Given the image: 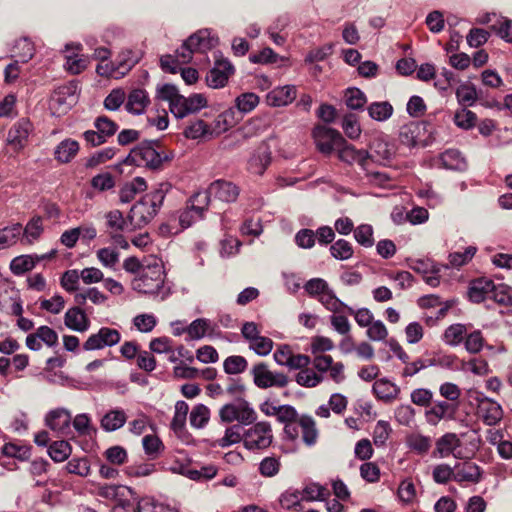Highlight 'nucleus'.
<instances>
[{"label": "nucleus", "mask_w": 512, "mask_h": 512, "mask_svg": "<svg viewBox=\"0 0 512 512\" xmlns=\"http://www.w3.org/2000/svg\"><path fill=\"white\" fill-rule=\"evenodd\" d=\"M72 416L65 409H55L50 411L45 418L46 425L53 431L61 435H66L70 429Z\"/></svg>", "instance_id": "obj_18"}, {"label": "nucleus", "mask_w": 512, "mask_h": 512, "mask_svg": "<svg viewBox=\"0 0 512 512\" xmlns=\"http://www.w3.org/2000/svg\"><path fill=\"white\" fill-rule=\"evenodd\" d=\"M435 446L433 456L445 458L454 454V451L461 446V440L457 434L448 432L436 440Z\"/></svg>", "instance_id": "obj_23"}, {"label": "nucleus", "mask_w": 512, "mask_h": 512, "mask_svg": "<svg viewBox=\"0 0 512 512\" xmlns=\"http://www.w3.org/2000/svg\"><path fill=\"white\" fill-rule=\"evenodd\" d=\"M127 416L122 409L108 411L101 419L100 426L104 431L112 432L120 429L126 422Z\"/></svg>", "instance_id": "obj_34"}, {"label": "nucleus", "mask_w": 512, "mask_h": 512, "mask_svg": "<svg viewBox=\"0 0 512 512\" xmlns=\"http://www.w3.org/2000/svg\"><path fill=\"white\" fill-rule=\"evenodd\" d=\"M155 98L167 102L169 111L176 119H183L191 114H196L208 105V101L203 94L195 93L185 97L179 93L175 85L169 83L157 85Z\"/></svg>", "instance_id": "obj_1"}, {"label": "nucleus", "mask_w": 512, "mask_h": 512, "mask_svg": "<svg viewBox=\"0 0 512 512\" xmlns=\"http://www.w3.org/2000/svg\"><path fill=\"white\" fill-rule=\"evenodd\" d=\"M182 473L191 480H209L215 477V475L217 474V469L215 466L209 465L203 466L200 469L187 468L183 470Z\"/></svg>", "instance_id": "obj_55"}, {"label": "nucleus", "mask_w": 512, "mask_h": 512, "mask_svg": "<svg viewBox=\"0 0 512 512\" xmlns=\"http://www.w3.org/2000/svg\"><path fill=\"white\" fill-rule=\"evenodd\" d=\"M183 134L186 138L198 140L207 136H212L211 127L203 120L198 119L189 123L184 129Z\"/></svg>", "instance_id": "obj_39"}, {"label": "nucleus", "mask_w": 512, "mask_h": 512, "mask_svg": "<svg viewBox=\"0 0 512 512\" xmlns=\"http://www.w3.org/2000/svg\"><path fill=\"white\" fill-rule=\"evenodd\" d=\"M323 380V376L313 370L303 369L296 375V382L304 387L312 388Z\"/></svg>", "instance_id": "obj_60"}, {"label": "nucleus", "mask_w": 512, "mask_h": 512, "mask_svg": "<svg viewBox=\"0 0 512 512\" xmlns=\"http://www.w3.org/2000/svg\"><path fill=\"white\" fill-rule=\"evenodd\" d=\"M454 481L458 483L471 482L478 483L482 478V470L480 466L473 462L457 463L454 466Z\"/></svg>", "instance_id": "obj_21"}, {"label": "nucleus", "mask_w": 512, "mask_h": 512, "mask_svg": "<svg viewBox=\"0 0 512 512\" xmlns=\"http://www.w3.org/2000/svg\"><path fill=\"white\" fill-rule=\"evenodd\" d=\"M484 338L480 330H475L465 337V349L471 354L479 353L484 346Z\"/></svg>", "instance_id": "obj_62"}, {"label": "nucleus", "mask_w": 512, "mask_h": 512, "mask_svg": "<svg viewBox=\"0 0 512 512\" xmlns=\"http://www.w3.org/2000/svg\"><path fill=\"white\" fill-rule=\"evenodd\" d=\"M296 92L294 85L276 87L267 93L266 103L271 107L287 106L295 100L297 96Z\"/></svg>", "instance_id": "obj_17"}, {"label": "nucleus", "mask_w": 512, "mask_h": 512, "mask_svg": "<svg viewBox=\"0 0 512 512\" xmlns=\"http://www.w3.org/2000/svg\"><path fill=\"white\" fill-rule=\"evenodd\" d=\"M312 136L317 149L325 156H330L345 143V138L338 130L324 125L315 126Z\"/></svg>", "instance_id": "obj_9"}, {"label": "nucleus", "mask_w": 512, "mask_h": 512, "mask_svg": "<svg viewBox=\"0 0 512 512\" xmlns=\"http://www.w3.org/2000/svg\"><path fill=\"white\" fill-rule=\"evenodd\" d=\"M355 240L363 247L369 248L374 245L373 228L369 224H361L354 230Z\"/></svg>", "instance_id": "obj_57"}, {"label": "nucleus", "mask_w": 512, "mask_h": 512, "mask_svg": "<svg viewBox=\"0 0 512 512\" xmlns=\"http://www.w3.org/2000/svg\"><path fill=\"white\" fill-rule=\"evenodd\" d=\"M80 279L81 276L78 270H67L60 278V285L65 291L73 293L78 289Z\"/></svg>", "instance_id": "obj_59"}, {"label": "nucleus", "mask_w": 512, "mask_h": 512, "mask_svg": "<svg viewBox=\"0 0 512 512\" xmlns=\"http://www.w3.org/2000/svg\"><path fill=\"white\" fill-rule=\"evenodd\" d=\"M190 202V207L182 211L179 215V223L182 228H188L196 219L202 218L203 212L205 210L201 209V211H197V209L194 208V205H198V201H194V195L192 196Z\"/></svg>", "instance_id": "obj_53"}, {"label": "nucleus", "mask_w": 512, "mask_h": 512, "mask_svg": "<svg viewBox=\"0 0 512 512\" xmlns=\"http://www.w3.org/2000/svg\"><path fill=\"white\" fill-rule=\"evenodd\" d=\"M239 193L240 190L237 185L230 181L218 179L213 181L206 191L194 194V201H198V205H194V208L197 211L206 209L212 197L225 203H232L237 200Z\"/></svg>", "instance_id": "obj_5"}, {"label": "nucleus", "mask_w": 512, "mask_h": 512, "mask_svg": "<svg viewBox=\"0 0 512 512\" xmlns=\"http://www.w3.org/2000/svg\"><path fill=\"white\" fill-rule=\"evenodd\" d=\"M252 431L253 428L245 431L242 425L236 424L227 428L224 436L218 439L216 443L219 447L225 448L243 439L245 448L254 450L256 448V439L253 437Z\"/></svg>", "instance_id": "obj_12"}, {"label": "nucleus", "mask_w": 512, "mask_h": 512, "mask_svg": "<svg viewBox=\"0 0 512 512\" xmlns=\"http://www.w3.org/2000/svg\"><path fill=\"white\" fill-rule=\"evenodd\" d=\"M136 512H175V510L152 498H142L138 502Z\"/></svg>", "instance_id": "obj_61"}, {"label": "nucleus", "mask_w": 512, "mask_h": 512, "mask_svg": "<svg viewBox=\"0 0 512 512\" xmlns=\"http://www.w3.org/2000/svg\"><path fill=\"white\" fill-rule=\"evenodd\" d=\"M396 145L384 139H375L368 151V159L380 165L387 166L396 155Z\"/></svg>", "instance_id": "obj_14"}, {"label": "nucleus", "mask_w": 512, "mask_h": 512, "mask_svg": "<svg viewBox=\"0 0 512 512\" xmlns=\"http://www.w3.org/2000/svg\"><path fill=\"white\" fill-rule=\"evenodd\" d=\"M302 432V441L308 447L314 446L317 442L319 432L316 422L311 415L302 414L297 420L284 424V439L295 442L299 438V432Z\"/></svg>", "instance_id": "obj_7"}, {"label": "nucleus", "mask_w": 512, "mask_h": 512, "mask_svg": "<svg viewBox=\"0 0 512 512\" xmlns=\"http://www.w3.org/2000/svg\"><path fill=\"white\" fill-rule=\"evenodd\" d=\"M241 120V117L236 116L234 108H229L223 113L219 114L214 120V126L211 128L212 136L220 135L226 132L231 127L236 125Z\"/></svg>", "instance_id": "obj_30"}, {"label": "nucleus", "mask_w": 512, "mask_h": 512, "mask_svg": "<svg viewBox=\"0 0 512 512\" xmlns=\"http://www.w3.org/2000/svg\"><path fill=\"white\" fill-rule=\"evenodd\" d=\"M490 299L499 305H512V288L503 283L495 284V289H492Z\"/></svg>", "instance_id": "obj_51"}, {"label": "nucleus", "mask_w": 512, "mask_h": 512, "mask_svg": "<svg viewBox=\"0 0 512 512\" xmlns=\"http://www.w3.org/2000/svg\"><path fill=\"white\" fill-rule=\"evenodd\" d=\"M280 505L287 510L299 511L302 509L301 506V492L297 489H289L280 496Z\"/></svg>", "instance_id": "obj_47"}, {"label": "nucleus", "mask_w": 512, "mask_h": 512, "mask_svg": "<svg viewBox=\"0 0 512 512\" xmlns=\"http://www.w3.org/2000/svg\"><path fill=\"white\" fill-rule=\"evenodd\" d=\"M391 433L390 425L387 421L379 420L373 431V442L377 447H382L386 444Z\"/></svg>", "instance_id": "obj_63"}, {"label": "nucleus", "mask_w": 512, "mask_h": 512, "mask_svg": "<svg viewBox=\"0 0 512 512\" xmlns=\"http://www.w3.org/2000/svg\"><path fill=\"white\" fill-rule=\"evenodd\" d=\"M105 219L109 234L133 230L128 218L125 219L120 210L109 211L105 214Z\"/></svg>", "instance_id": "obj_33"}, {"label": "nucleus", "mask_w": 512, "mask_h": 512, "mask_svg": "<svg viewBox=\"0 0 512 512\" xmlns=\"http://www.w3.org/2000/svg\"><path fill=\"white\" fill-rule=\"evenodd\" d=\"M330 253L336 260H348L353 256V247L345 239H338L330 246Z\"/></svg>", "instance_id": "obj_44"}, {"label": "nucleus", "mask_w": 512, "mask_h": 512, "mask_svg": "<svg viewBox=\"0 0 512 512\" xmlns=\"http://www.w3.org/2000/svg\"><path fill=\"white\" fill-rule=\"evenodd\" d=\"M33 54L34 46L32 42L26 38L19 39L18 41H16V44L13 49V64L27 63L31 60Z\"/></svg>", "instance_id": "obj_38"}, {"label": "nucleus", "mask_w": 512, "mask_h": 512, "mask_svg": "<svg viewBox=\"0 0 512 512\" xmlns=\"http://www.w3.org/2000/svg\"><path fill=\"white\" fill-rule=\"evenodd\" d=\"M21 234L22 226L20 223L0 229V250L15 245Z\"/></svg>", "instance_id": "obj_40"}, {"label": "nucleus", "mask_w": 512, "mask_h": 512, "mask_svg": "<svg viewBox=\"0 0 512 512\" xmlns=\"http://www.w3.org/2000/svg\"><path fill=\"white\" fill-rule=\"evenodd\" d=\"M466 331L464 324H452L444 332V341L450 346H457L464 340Z\"/></svg>", "instance_id": "obj_48"}, {"label": "nucleus", "mask_w": 512, "mask_h": 512, "mask_svg": "<svg viewBox=\"0 0 512 512\" xmlns=\"http://www.w3.org/2000/svg\"><path fill=\"white\" fill-rule=\"evenodd\" d=\"M440 161L444 168L463 172L468 163L464 155L458 149H447L440 154Z\"/></svg>", "instance_id": "obj_28"}, {"label": "nucleus", "mask_w": 512, "mask_h": 512, "mask_svg": "<svg viewBox=\"0 0 512 512\" xmlns=\"http://www.w3.org/2000/svg\"><path fill=\"white\" fill-rule=\"evenodd\" d=\"M467 67L468 66H451V69L443 67L441 76L436 78L434 86L439 90L445 91L449 87L460 83L461 78L459 77V72Z\"/></svg>", "instance_id": "obj_29"}, {"label": "nucleus", "mask_w": 512, "mask_h": 512, "mask_svg": "<svg viewBox=\"0 0 512 512\" xmlns=\"http://www.w3.org/2000/svg\"><path fill=\"white\" fill-rule=\"evenodd\" d=\"M456 97L460 105L472 106L477 100L476 89L472 85L461 84L456 89Z\"/></svg>", "instance_id": "obj_54"}, {"label": "nucleus", "mask_w": 512, "mask_h": 512, "mask_svg": "<svg viewBox=\"0 0 512 512\" xmlns=\"http://www.w3.org/2000/svg\"><path fill=\"white\" fill-rule=\"evenodd\" d=\"M341 126H342V129H343L345 135L348 138H350L352 140L359 138V136L361 134V127L358 122V118L355 114H353V113L346 114L342 119Z\"/></svg>", "instance_id": "obj_50"}, {"label": "nucleus", "mask_w": 512, "mask_h": 512, "mask_svg": "<svg viewBox=\"0 0 512 512\" xmlns=\"http://www.w3.org/2000/svg\"><path fill=\"white\" fill-rule=\"evenodd\" d=\"M457 405L447 401H435L434 405L426 411L428 423L436 425L441 419L452 420L455 417Z\"/></svg>", "instance_id": "obj_19"}, {"label": "nucleus", "mask_w": 512, "mask_h": 512, "mask_svg": "<svg viewBox=\"0 0 512 512\" xmlns=\"http://www.w3.org/2000/svg\"><path fill=\"white\" fill-rule=\"evenodd\" d=\"M33 130V124L28 118H21L10 128L8 132V143L16 150L22 149Z\"/></svg>", "instance_id": "obj_15"}, {"label": "nucleus", "mask_w": 512, "mask_h": 512, "mask_svg": "<svg viewBox=\"0 0 512 512\" xmlns=\"http://www.w3.org/2000/svg\"><path fill=\"white\" fill-rule=\"evenodd\" d=\"M372 391L377 399L390 403L398 397L400 388L388 379L382 378L374 382Z\"/></svg>", "instance_id": "obj_26"}, {"label": "nucleus", "mask_w": 512, "mask_h": 512, "mask_svg": "<svg viewBox=\"0 0 512 512\" xmlns=\"http://www.w3.org/2000/svg\"><path fill=\"white\" fill-rule=\"evenodd\" d=\"M217 44L218 38L213 36L209 29H200L192 34L174 55L162 56L160 64H189L193 54H202Z\"/></svg>", "instance_id": "obj_2"}, {"label": "nucleus", "mask_w": 512, "mask_h": 512, "mask_svg": "<svg viewBox=\"0 0 512 512\" xmlns=\"http://www.w3.org/2000/svg\"><path fill=\"white\" fill-rule=\"evenodd\" d=\"M477 248L474 246H468L464 252H453L448 255L449 265L445 267L459 268L466 265L475 255Z\"/></svg>", "instance_id": "obj_46"}, {"label": "nucleus", "mask_w": 512, "mask_h": 512, "mask_svg": "<svg viewBox=\"0 0 512 512\" xmlns=\"http://www.w3.org/2000/svg\"><path fill=\"white\" fill-rule=\"evenodd\" d=\"M43 232L42 218L40 216H34L25 226L22 233L29 243L38 239Z\"/></svg>", "instance_id": "obj_58"}, {"label": "nucleus", "mask_w": 512, "mask_h": 512, "mask_svg": "<svg viewBox=\"0 0 512 512\" xmlns=\"http://www.w3.org/2000/svg\"><path fill=\"white\" fill-rule=\"evenodd\" d=\"M367 111L371 119L384 122L392 116L394 109L388 101H376L369 104Z\"/></svg>", "instance_id": "obj_37"}, {"label": "nucleus", "mask_w": 512, "mask_h": 512, "mask_svg": "<svg viewBox=\"0 0 512 512\" xmlns=\"http://www.w3.org/2000/svg\"><path fill=\"white\" fill-rule=\"evenodd\" d=\"M236 114L241 116L252 112L256 108V94L252 92L242 93L235 99V106L233 107Z\"/></svg>", "instance_id": "obj_43"}, {"label": "nucleus", "mask_w": 512, "mask_h": 512, "mask_svg": "<svg viewBox=\"0 0 512 512\" xmlns=\"http://www.w3.org/2000/svg\"><path fill=\"white\" fill-rule=\"evenodd\" d=\"M149 104L150 98L148 93L144 89L138 88L129 93L125 108L129 113L140 115L144 113Z\"/></svg>", "instance_id": "obj_25"}, {"label": "nucleus", "mask_w": 512, "mask_h": 512, "mask_svg": "<svg viewBox=\"0 0 512 512\" xmlns=\"http://www.w3.org/2000/svg\"><path fill=\"white\" fill-rule=\"evenodd\" d=\"M430 124L427 121H410L402 125L399 129V141L408 148H415L419 144L423 147L427 145L422 137L427 133V127Z\"/></svg>", "instance_id": "obj_10"}, {"label": "nucleus", "mask_w": 512, "mask_h": 512, "mask_svg": "<svg viewBox=\"0 0 512 512\" xmlns=\"http://www.w3.org/2000/svg\"><path fill=\"white\" fill-rule=\"evenodd\" d=\"M164 186L161 184L159 189L145 194L131 207L128 220L133 230L145 227L157 215L165 198Z\"/></svg>", "instance_id": "obj_3"}, {"label": "nucleus", "mask_w": 512, "mask_h": 512, "mask_svg": "<svg viewBox=\"0 0 512 512\" xmlns=\"http://www.w3.org/2000/svg\"><path fill=\"white\" fill-rule=\"evenodd\" d=\"M433 480L437 484H446L450 480H454L455 473L454 467H450L448 464L442 463L434 467L432 472Z\"/></svg>", "instance_id": "obj_64"}, {"label": "nucleus", "mask_w": 512, "mask_h": 512, "mask_svg": "<svg viewBox=\"0 0 512 512\" xmlns=\"http://www.w3.org/2000/svg\"><path fill=\"white\" fill-rule=\"evenodd\" d=\"M38 262L40 258H36L35 255H20L11 260L9 267L14 275L20 276L31 271Z\"/></svg>", "instance_id": "obj_36"}, {"label": "nucleus", "mask_w": 512, "mask_h": 512, "mask_svg": "<svg viewBox=\"0 0 512 512\" xmlns=\"http://www.w3.org/2000/svg\"><path fill=\"white\" fill-rule=\"evenodd\" d=\"M234 72V66H213L206 75V83L213 89L223 88Z\"/></svg>", "instance_id": "obj_24"}, {"label": "nucleus", "mask_w": 512, "mask_h": 512, "mask_svg": "<svg viewBox=\"0 0 512 512\" xmlns=\"http://www.w3.org/2000/svg\"><path fill=\"white\" fill-rule=\"evenodd\" d=\"M145 454L150 460L157 459L164 451V444L156 435H146L142 439Z\"/></svg>", "instance_id": "obj_41"}, {"label": "nucleus", "mask_w": 512, "mask_h": 512, "mask_svg": "<svg viewBox=\"0 0 512 512\" xmlns=\"http://www.w3.org/2000/svg\"><path fill=\"white\" fill-rule=\"evenodd\" d=\"M77 86L69 83L53 91L49 99L48 108L53 116L66 114L77 102Z\"/></svg>", "instance_id": "obj_8"}, {"label": "nucleus", "mask_w": 512, "mask_h": 512, "mask_svg": "<svg viewBox=\"0 0 512 512\" xmlns=\"http://www.w3.org/2000/svg\"><path fill=\"white\" fill-rule=\"evenodd\" d=\"M338 158L347 164L358 163L363 168L368 160L367 150H357L353 145L349 144L346 140L343 145L337 148Z\"/></svg>", "instance_id": "obj_22"}, {"label": "nucleus", "mask_w": 512, "mask_h": 512, "mask_svg": "<svg viewBox=\"0 0 512 512\" xmlns=\"http://www.w3.org/2000/svg\"><path fill=\"white\" fill-rule=\"evenodd\" d=\"M318 300L330 311L337 313L344 309L349 315L354 313V309L343 301H341L330 288L327 289L322 295L318 297Z\"/></svg>", "instance_id": "obj_35"}, {"label": "nucleus", "mask_w": 512, "mask_h": 512, "mask_svg": "<svg viewBox=\"0 0 512 512\" xmlns=\"http://www.w3.org/2000/svg\"><path fill=\"white\" fill-rule=\"evenodd\" d=\"M492 289H495V283L492 279L486 277L473 279L468 288L469 300L473 303H481L490 299Z\"/></svg>", "instance_id": "obj_16"}, {"label": "nucleus", "mask_w": 512, "mask_h": 512, "mask_svg": "<svg viewBox=\"0 0 512 512\" xmlns=\"http://www.w3.org/2000/svg\"><path fill=\"white\" fill-rule=\"evenodd\" d=\"M48 454L55 462H63L71 454V446L64 440L55 441L49 446Z\"/></svg>", "instance_id": "obj_52"}, {"label": "nucleus", "mask_w": 512, "mask_h": 512, "mask_svg": "<svg viewBox=\"0 0 512 512\" xmlns=\"http://www.w3.org/2000/svg\"><path fill=\"white\" fill-rule=\"evenodd\" d=\"M64 324L67 328L73 331L85 332L90 327V320L79 306H75L66 311L64 315Z\"/></svg>", "instance_id": "obj_20"}, {"label": "nucleus", "mask_w": 512, "mask_h": 512, "mask_svg": "<svg viewBox=\"0 0 512 512\" xmlns=\"http://www.w3.org/2000/svg\"><path fill=\"white\" fill-rule=\"evenodd\" d=\"M301 492L302 500L315 501L325 500L330 495L329 490L318 483H309Z\"/></svg>", "instance_id": "obj_42"}, {"label": "nucleus", "mask_w": 512, "mask_h": 512, "mask_svg": "<svg viewBox=\"0 0 512 512\" xmlns=\"http://www.w3.org/2000/svg\"><path fill=\"white\" fill-rule=\"evenodd\" d=\"M164 281L165 275L161 267H146L132 280L131 287L139 293L155 295L163 301L170 295V289L164 288Z\"/></svg>", "instance_id": "obj_4"}, {"label": "nucleus", "mask_w": 512, "mask_h": 512, "mask_svg": "<svg viewBox=\"0 0 512 512\" xmlns=\"http://www.w3.org/2000/svg\"><path fill=\"white\" fill-rule=\"evenodd\" d=\"M121 340V334L117 329L101 327L97 333L91 334L83 344L86 351L100 350L105 347H112Z\"/></svg>", "instance_id": "obj_11"}, {"label": "nucleus", "mask_w": 512, "mask_h": 512, "mask_svg": "<svg viewBox=\"0 0 512 512\" xmlns=\"http://www.w3.org/2000/svg\"><path fill=\"white\" fill-rule=\"evenodd\" d=\"M158 141H145L130 151L125 159L126 164L144 166L150 169H158L164 161L169 160L167 155L159 152Z\"/></svg>", "instance_id": "obj_6"}, {"label": "nucleus", "mask_w": 512, "mask_h": 512, "mask_svg": "<svg viewBox=\"0 0 512 512\" xmlns=\"http://www.w3.org/2000/svg\"><path fill=\"white\" fill-rule=\"evenodd\" d=\"M288 382L283 373H272L266 369L263 363H258V387L268 388L272 386L284 387Z\"/></svg>", "instance_id": "obj_27"}, {"label": "nucleus", "mask_w": 512, "mask_h": 512, "mask_svg": "<svg viewBox=\"0 0 512 512\" xmlns=\"http://www.w3.org/2000/svg\"><path fill=\"white\" fill-rule=\"evenodd\" d=\"M209 418L210 411L203 404L196 405L190 412V424L197 429L203 428L208 423Z\"/></svg>", "instance_id": "obj_49"}, {"label": "nucleus", "mask_w": 512, "mask_h": 512, "mask_svg": "<svg viewBox=\"0 0 512 512\" xmlns=\"http://www.w3.org/2000/svg\"><path fill=\"white\" fill-rule=\"evenodd\" d=\"M147 189V183L142 177H135L132 181L126 183L119 191L121 203L131 202L138 193Z\"/></svg>", "instance_id": "obj_32"}, {"label": "nucleus", "mask_w": 512, "mask_h": 512, "mask_svg": "<svg viewBox=\"0 0 512 512\" xmlns=\"http://www.w3.org/2000/svg\"><path fill=\"white\" fill-rule=\"evenodd\" d=\"M79 151V143L76 140L67 138L61 141L55 148V159L60 163L70 162Z\"/></svg>", "instance_id": "obj_31"}, {"label": "nucleus", "mask_w": 512, "mask_h": 512, "mask_svg": "<svg viewBox=\"0 0 512 512\" xmlns=\"http://www.w3.org/2000/svg\"><path fill=\"white\" fill-rule=\"evenodd\" d=\"M475 400L478 402L479 413L484 424L495 426L502 420L503 409L499 403L482 392H476Z\"/></svg>", "instance_id": "obj_13"}, {"label": "nucleus", "mask_w": 512, "mask_h": 512, "mask_svg": "<svg viewBox=\"0 0 512 512\" xmlns=\"http://www.w3.org/2000/svg\"><path fill=\"white\" fill-rule=\"evenodd\" d=\"M346 105L352 110H362L367 102L366 95L359 88H348L345 94Z\"/></svg>", "instance_id": "obj_45"}, {"label": "nucleus", "mask_w": 512, "mask_h": 512, "mask_svg": "<svg viewBox=\"0 0 512 512\" xmlns=\"http://www.w3.org/2000/svg\"><path fill=\"white\" fill-rule=\"evenodd\" d=\"M280 469V460L276 456H267L264 457L258 463V471L261 475L265 477H273L275 476Z\"/></svg>", "instance_id": "obj_56"}]
</instances>
